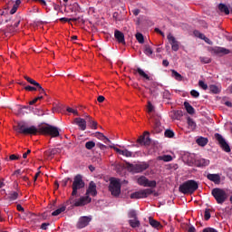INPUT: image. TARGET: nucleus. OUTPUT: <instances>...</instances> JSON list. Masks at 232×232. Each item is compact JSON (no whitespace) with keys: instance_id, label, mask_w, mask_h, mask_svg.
Returning a JSON list of instances; mask_svg holds the SVG:
<instances>
[{"instance_id":"obj_32","label":"nucleus","mask_w":232,"mask_h":232,"mask_svg":"<svg viewBox=\"0 0 232 232\" xmlns=\"http://www.w3.org/2000/svg\"><path fill=\"white\" fill-rule=\"evenodd\" d=\"M137 72L139 73V75H140V77H143V79H146L147 81H150V76L148 75V73H146L144 72V70L138 68Z\"/></svg>"},{"instance_id":"obj_35","label":"nucleus","mask_w":232,"mask_h":232,"mask_svg":"<svg viewBox=\"0 0 232 232\" xmlns=\"http://www.w3.org/2000/svg\"><path fill=\"white\" fill-rule=\"evenodd\" d=\"M88 122L92 130H97V121H93L90 116H87Z\"/></svg>"},{"instance_id":"obj_48","label":"nucleus","mask_w":232,"mask_h":232,"mask_svg":"<svg viewBox=\"0 0 232 232\" xmlns=\"http://www.w3.org/2000/svg\"><path fill=\"white\" fill-rule=\"evenodd\" d=\"M37 101H43V95L34 98L33 101L29 102V104L32 106V105L35 104V102H37Z\"/></svg>"},{"instance_id":"obj_44","label":"nucleus","mask_w":232,"mask_h":232,"mask_svg":"<svg viewBox=\"0 0 232 232\" xmlns=\"http://www.w3.org/2000/svg\"><path fill=\"white\" fill-rule=\"evenodd\" d=\"M144 53H146L148 56L153 54V50L150 46H146L144 50Z\"/></svg>"},{"instance_id":"obj_33","label":"nucleus","mask_w":232,"mask_h":232,"mask_svg":"<svg viewBox=\"0 0 232 232\" xmlns=\"http://www.w3.org/2000/svg\"><path fill=\"white\" fill-rule=\"evenodd\" d=\"M129 222L131 227H139V226H140V222L139 221V219H137V218L130 219Z\"/></svg>"},{"instance_id":"obj_5","label":"nucleus","mask_w":232,"mask_h":232,"mask_svg":"<svg viewBox=\"0 0 232 232\" xmlns=\"http://www.w3.org/2000/svg\"><path fill=\"white\" fill-rule=\"evenodd\" d=\"M109 190L112 197H119V195H121V180L119 179L111 178L110 179Z\"/></svg>"},{"instance_id":"obj_39","label":"nucleus","mask_w":232,"mask_h":232,"mask_svg":"<svg viewBox=\"0 0 232 232\" xmlns=\"http://www.w3.org/2000/svg\"><path fill=\"white\" fill-rule=\"evenodd\" d=\"M18 197H19V193H17L15 191L9 193L10 200H17Z\"/></svg>"},{"instance_id":"obj_51","label":"nucleus","mask_w":232,"mask_h":232,"mask_svg":"<svg viewBox=\"0 0 232 232\" xmlns=\"http://www.w3.org/2000/svg\"><path fill=\"white\" fill-rule=\"evenodd\" d=\"M198 86H199V88H202V90H207L208 89V85L206 84V82H204V81H199L198 82Z\"/></svg>"},{"instance_id":"obj_60","label":"nucleus","mask_w":232,"mask_h":232,"mask_svg":"<svg viewBox=\"0 0 232 232\" xmlns=\"http://www.w3.org/2000/svg\"><path fill=\"white\" fill-rule=\"evenodd\" d=\"M60 21H64L65 23H70V21H72V18L63 17L60 19Z\"/></svg>"},{"instance_id":"obj_9","label":"nucleus","mask_w":232,"mask_h":232,"mask_svg":"<svg viewBox=\"0 0 232 232\" xmlns=\"http://www.w3.org/2000/svg\"><path fill=\"white\" fill-rule=\"evenodd\" d=\"M137 184H139V186H143V188H155L157 186V181L150 180L145 176H140L137 178Z\"/></svg>"},{"instance_id":"obj_58","label":"nucleus","mask_w":232,"mask_h":232,"mask_svg":"<svg viewBox=\"0 0 232 232\" xmlns=\"http://www.w3.org/2000/svg\"><path fill=\"white\" fill-rule=\"evenodd\" d=\"M97 146H98V148H100V150H106V145H104L102 143H98Z\"/></svg>"},{"instance_id":"obj_40","label":"nucleus","mask_w":232,"mask_h":232,"mask_svg":"<svg viewBox=\"0 0 232 232\" xmlns=\"http://www.w3.org/2000/svg\"><path fill=\"white\" fill-rule=\"evenodd\" d=\"M199 61L203 63V64H209V63H211V58L203 56L199 58Z\"/></svg>"},{"instance_id":"obj_50","label":"nucleus","mask_w":232,"mask_h":232,"mask_svg":"<svg viewBox=\"0 0 232 232\" xmlns=\"http://www.w3.org/2000/svg\"><path fill=\"white\" fill-rule=\"evenodd\" d=\"M129 218H137V212L135 210L129 211Z\"/></svg>"},{"instance_id":"obj_4","label":"nucleus","mask_w":232,"mask_h":232,"mask_svg":"<svg viewBox=\"0 0 232 232\" xmlns=\"http://www.w3.org/2000/svg\"><path fill=\"white\" fill-rule=\"evenodd\" d=\"M187 162L189 166H193V164H195L198 168H204L206 166H209V160H206L203 158L195 160V154H189L188 156Z\"/></svg>"},{"instance_id":"obj_55","label":"nucleus","mask_w":232,"mask_h":232,"mask_svg":"<svg viewBox=\"0 0 232 232\" xmlns=\"http://www.w3.org/2000/svg\"><path fill=\"white\" fill-rule=\"evenodd\" d=\"M48 226H50V223H43L41 226V229L46 230L48 229Z\"/></svg>"},{"instance_id":"obj_62","label":"nucleus","mask_w":232,"mask_h":232,"mask_svg":"<svg viewBox=\"0 0 232 232\" xmlns=\"http://www.w3.org/2000/svg\"><path fill=\"white\" fill-rule=\"evenodd\" d=\"M132 14H134V15H138L139 14H140V11L139 9H134L132 10Z\"/></svg>"},{"instance_id":"obj_42","label":"nucleus","mask_w":232,"mask_h":232,"mask_svg":"<svg viewBox=\"0 0 232 232\" xmlns=\"http://www.w3.org/2000/svg\"><path fill=\"white\" fill-rule=\"evenodd\" d=\"M95 146V143H94V141H87L86 143H85V148H86V150H93V147Z\"/></svg>"},{"instance_id":"obj_54","label":"nucleus","mask_w":232,"mask_h":232,"mask_svg":"<svg viewBox=\"0 0 232 232\" xmlns=\"http://www.w3.org/2000/svg\"><path fill=\"white\" fill-rule=\"evenodd\" d=\"M17 8H19V7H17V5H13V7L10 11L11 15H14V14H15V12H17Z\"/></svg>"},{"instance_id":"obj_8","label":"nucleus","mask_w":232,"mask_h":232,"mask_svg":"<svg viewBox=\"0 0 232 232\" xmlns=\"http://www.w3.org/2000/svg\"><path fill=\"white\" fill-rule=\"evenodd\" d=\"M84 188V181L82 180V177L81 175H77L72 182V197L77 196V191L79 189H82Z\"/></svg>"},{"instance_id":"obj_14","label":"nucleus","mask_w":232,"mask_h":232,"mask_svg":"<svg viewBox=\"0 0 232 232\" xmlns=\"http://www.w3.org/2000/svg\"><path fill=\"white\" fill-rule=\"evenodd\" d=\"M211 53H214L215 55H219L222 57V55H228V53H231V51H229V49H227L225 47L215 46L211 49Z\"/></svg>"},{"instance_id":"obj_41","label":"nucleus","mask_w":232,"mask_h":232,"mask_svg":"<svg viewBox=\"0 0 232 232\" xmlns=\"http://www.w3.org/2000/svg\"><path fill=\"white\" fill-rule=\"evenodd\" d=\"M96 137H98V139H100V140H106L107 142H110V140L108 138H106V136H104V134H102L101 132H97Z\"/></svg>"},{"instance_id":"obj_13","label":"nucleus","mask_w":232,"mask_h":232,"mask_svg":"<svg viewBox=\"0 0 232 232\" xmlns=\"http://www.w3.org/2000/svg\"><path fill=\"white\" fill-rule=\"evenodd\" d=\"M111 148H113L114 151H116L118 155H122L123 157H127V158L135 157L133 152L130 151L127 149H124V146H120V148L121 149H119L115 146H111Z\"/></svg>"},{"instance_id":"obj_29","label":"nucleus","mask_w":232,"mask_h":232,"mask_svg":"<svg viewBox=\"0 0 232 232\" xmlns=\"http://www.w3.org/2000/svg\"><path fill=\"white\" fill-rule=\"evenodd\" d=\"M197 144H198V146H206V144H208V138H204V137H200L196 140Z\"/></svg>"},{"instance_id":"obj_20","label":"nucleus","mask_w":232,"mask_h":232,"mask_svg":"<svg viewBox=\"0 0 232 232\" xmlns=\"http://www.w3.org/2000/svg\"><path fill=\"white\" fill-rule=\"evenodd\" d=\"M75 124H77V126H79L80 130H82V131H84L86 130V120L82 119V118H76L74 120Z\"/></svg>"},{"instance_id":"obj_6","label":"nucleus","mask_w":232,"mask_h":232,"mask_svg":"<svg viewBox=\"0 0 232 232\" xmlns=\"http://www.w3.org/2000/svg\"><path fill=\"white\" fill-rule=\"evenodd\" d=\"M212 196L216 198L218 204H224L227 199V193L222 188L212 189Z\"/></svg>"},{"instance_id":"obj_56","label":"nucleus","mask_w":232,"mask_h":232,"mask_svg":"<svg viewBox=\"0 0 232 232\" xmlns=\"http://www.w3.org/2000/svg\"><path fill=\"white\" fill-rule=\"evenodd\" d=\"M203 232H218V231H217V229L215 228L208 227V228H205Z\"/></svg>"},{"instance_id":"obj_43","label":"nucleus","mask_w":232,"mask_h":232,"mask_svg":"<svg viewBox=\"0 0 232 232\" xmlns=\"http://www.w3.org/2000/svg\"><path fill=\"white\" fill-rule=\"evenodd\" d=\"M174 136L175 132H173V130H167L165 131V137H168L169 139H173Z\"/></svg>"},{"instance_id":"obj_22","label":"nucleus","mask_w":232,"mask_h":232,"mask_svg":"<svg viewBox=\"0 0 232 232\" xmlns=\"http://www.w3.org/2000/svg\"><path fill=\"white\" fill-rule=\"evenodd\" d=\"M194 35L196 37H198L199 39H202L203 41H205V43H207L208 44H213V42H211V40H209V38L206 37V35H204V34H201L198 31H195L194 32Z\"/></svg>"},{"instance_id":"obj_18","label":"nucleus","mask_w":232,"mask_h":232,"mask_svg":"<svg viewBox=\"0 0 232 232\" xmlns=\"http://www.w3.org/2000/svg\"><path fill=\"white\" fill-rule=\"evenodd\" d=\"M86 195H92V197H95V195H97V185H95L93 181L90 182Z\"/></svg>"},{"instance_id":"obj_49","label":"nucleus","mask_w":232,"mask_h":232,"mask_svg":"<svg viewBox=\"0 0 232 232\" xmlns=\"http://www.w3.org/2000/svg\"><path fill=\"white\" fill-rule=\"evenodd\" d=\"M24 90H26L27 92H35L38 90L37 86L34 87V86H25L24 87Z\"/></svg>"},{"instance_id":"obj_57","label":"nucleus","mask_w":232,"mask_h":232,"mask_svg":"<svg viewBox=\"0 0 232 232\" xmlns=\"http://www.w3.org/2000/svg\"><path fill=\"white\" fill-rule=\"evenodd\" d=\"M30 153H32V150H28L26 151V153H24V154H23V159H26V158L28 157V155H30Z\"/></svg>"},{"instance_id":"obj_38","label":"nucleus","mask_w":232,"mask_h":232,"mask_svg":"<svg viewBox=\"0 0 232 232\" xmlns=\"http://www.w3.org/2000/svg\"><path fill=\"white\" fill-rule=\"evenodd\" d=\"M160 160H163L164 162H171L173 157H171V155H164L160 157Z\"/></svg>"},{"instance_id":"obj_19","label":"nucleus","mask_w":232,"mask_h":232,"mask_svg":"<svg viewBox=\"0 0 232 232\" xmlns=\"http://www.w3.org/2000/svg\"><path fill=\"white\" fill-rule=\"evenodd\" d=\"M148 135H150V132H145V135L140 136L138 139L139 144H143L144 146H148V144H150V136Z\"/></svg>"},{"instance_id":"obj_12","label":"nucleus","mask_w":232,"mask_h":232,"mask_svg":"<svg viewBox=\"0 0 232 232\" xmlns=\"http://www.w3.org/2000/svg\"><path fill=\"white\" fill-rule=\"evenodd\" d=\"M167 39L169 41V44L171 46V50L173 52H179V49L180 48V43L179 41H177V38H175V36H173V34H169L167 35Z\"/></svg>"},{"instance_id":"obj_31","label":"nucleus","mask_w":232,"mask_h":232,"mask_svg":"<svg viewBox=\"0 0 232 232\" xmlns=\"http://www.w3.org/2000/svg\"><path fill=\"white\" fill-rule=\"evenodd\" d=\"M187 122L189 130H195V128H197V123L195 122V121H193V119L188 118Z\"/></svg>"},{"instance_id":"obj_61","label":"nucleus","mask_w":232,"mask_h":232,"mask_svg":"<svg viewBox=\"0 0 232 232\" xmlns=\"http://www.w3.org/2000/svg\"><path fill=\"white\" fill-rule=\"evenodd\" d=\"M68 180H70V178L64 179L62 181L63 186H66V184H68Z\"/></svg>"},{"instance_id":"obj_24","label":"nucleus","mask_w":232,"mask_h":232,"mask_svg":"<svg viewBox=\"0 0 232 232\" xmlns=\"http://www.w3.org/2000/svg\"><path fill=\"white\" fill-rule=\"evenodd\" d=\"M59 153V149H50L44 152V155L47 159H52L53 155H57Z\"/></svg>"},{"instance_id":"obj_15","label":"nucleus","mask_w":232,"mask_h":232,"mask_svg":"<svg viewBox=\"0 0 232 232\" xmlns=\"http://www.w3.org/2000/svg\"><path fill=\"white\" fill-rule=\"evenodd\" d=\"M92 202V198L90 196L82 197L79 199H75L72 204L76 208H79L81 206H86V204H90Z\"/></svg>"},{"instance_id":"obj_10","label":"nucleus","mask_w":232,"mask_h":232,"mask_svg":"<svg viewBox=\"0 0 232 232\" xmlns=\"http://www.w3.org/2000/svg\"><path fill=\"white\" fill-rule=\"evenodd\" d=\"M153 193L151 188H144L140 191H136L130 194V198H146Z\"/></svg>"},{"instance_id":"obj_52","label":"nucleus","mask_w":232,"mask_h":232,"mask_svg":"<svg viewBox=\"0 0 232 232\" xmlns=\"http://www.w3.org/2000/svg\"><path fill=\"white\" fill-rule=\"evenodd\" d=\"M67 111L69 113H73V115H79V112L77 111V110L70 108V107L67 108Z\"/></svg>"},{"instance_id":"obj_27","label":"nucleus","mask_w":232,"mask_h":232,"mask_svg":"<svg viewBox=\"0 0 232 232\" xmlns=\"http://www.w3.org/2000/svg\"><path fill=\"white\" fill-rule=\"evenodd\" d=\"M184 106H185L187 112L189 113V115H193L195 113V108H193V106H191V104H189V102H185Z\"/></svg>"},{"instance_id":"obj_16","label":"nucleus","mask_w":232,"mask_h":232,"mask_svg":"<svg viewBox=\"0 0 232 232\" xmlns=\"http://www.w3.org/2000/svg\"><path fill=\"white\" fill-rule=\"evenodd\" d=\"M90 222H92V217H88V216L81 217L77 223L78 229H82L83 227H86V226H88Z\"/></svg>"},{"instance_id":"obj_25","label":"nucleus","mask_w":232,"mask_h":232,"mask_svg":"<svg viewBox=\"0 0 232 232\" xmlns=\"http://www.w3.org/2000/svg\"><path fill=\"white\" fill-rule=\"evenodd\" d=\"M171 72V77H173V79H175V81H183L184 80V77L179 73V72L175 71V70H170Z\"/></svg>"},{"instance_id":"obj_47","label":"nucleus","mask_w":232,"mask_h":232,"mask_svg":"<svg viewBox=\"0 0 232 232\" xmlns=\"http://www.w3.org/2000/svg\"><path fill=\"white\" fill-rule=\"evenodd\" d=\"M211 218V212L209 211V208L205 209V220H209Z\"/></svg>"},{"instance_id":"obj_1","label":"nucleus","mask_w":232,"mask_h":232,"mask_svg":"<svg viewBox=\"0 0 232 232\" xmlns=\"http://www.w3.org/2000/svg\"><path fill=\"white\" fill-rule=\"evenodd\" d=\"M15 131H18V133H24V135H35L37 131H39V129L35 126H30L26 124L24 121L18 122L17 127H14Z\"/></svg>"},{"instance_id":"obj_36","label":"nucleus","mask_w":232,"mask_h":232,"mask_svg":"<svg viewBox=\"0 0 232 232\" xmlns=\"http://www.w3.org/2000/svg\"><path fill=\"white\" fill-rule=\"evenodd\" d=\"M24 79L27 81V82H29L30 84H33V86H39V82H37L35 80L28 77V76H24Z\"/></svg>"},{"instance_id":"obj_45","label":"nucleus","mask_w":232,"mask_h":232,"mask_svg":"<svg viewBox=\"0 0 232 232\" xmlns=\"http://www.w3.org/2000/svg\"><path fill=\"white\" fill-rule=\"evenodd\" d=\"M190 95L195 99H198V97H200V92H198L197 90H192L190 92Z\"/></svg>"},{"instance_id":"obj_37","label":"nucleus","mask_w":232,"mask_h":232,"mask_svg":"<svg viewBox=\"0 0 232 232\" xmlns=\"http://www.w3.org/2000/svg\"><path fill=\"white\" fill-rule=\"evenodd\" d=\"M136 39H137L138 43H140V44H144V35H142V34L137 33Z\"/></svg>"},{"instance_id":"obj_26","label":"nucleus","mask_w":232,"mask_h":232,"mask_svg":"<svg viewBox=\"0 0 232 232\" xmlns=\"http://www.w3.org/2000/svg\"><path fill=\"white\" fill-rule=\"evenodd\" d=\"M114 37L120 43H124V34L121 31H115Z\"/></svg>"},{"instance_id":"obj_2","label":"nucleus","mask_w":232,"mask_h":232,"mask_svg":"<svg viewBox=\"0 0 232 232\" xmlns=\"http://www.w3.org/2000/svg\"><path fill=\"white\" fill-rule=\"evenodd\" d=\"M197 189H198V183L193 179L188 180L179 186V191L185 195L186 193H195Z\"/></svg>"},{"instance_id":"obj_23","label":"nucleus","mask_w":232,"mask_h":232,"mask_svg":"<svg viewBox=\"0 0 232 232\" xmlns=\"http://www.w3.org/2000/svg\"><path fill=\"white\" fill-rule=\"evenodd\" d=\"M149 223L155 229H160V227H162V225H160V222L153 219V218H149Z\"/></svg>"},{"instance_id":"obj_64","label":"nucleus","mask_w":232,"mask_h":232,"mask_svg":"<svg viewBox=\"0 0 232 232\" xmlns=\"http://www.w3.org/2000/svg\"><path fill=\"white\" fill-rule=\"evenodd\" d=\"M195 231H196L195 227H189L188 232H195Z\"/></svg>"},{"instance_id":"obj_30","label":"nucleus","mask_w":232,"mask_h":232,"mask_svg":"<svg viewBox=\"0 0 232 232\" xmlns=\"http://www.w3.org/2000/svg\"><path fill=\"white\" fill-rule=\"evenodd\" d=\"M63 211H66V207H61V208H57L56 210H54L52 213V216L53 217H57L59 215H61V213H63Z\"/></svg>"},{"instance_id":"obj_46","label":"nucleus","mask_w":232,"mask_h":232,"mask_svg":"<svg viewBox=\"0 0 232 232\" xmlns=\"http://www.w3.org/2000/svg\"><path fill=\"white\" fill-rule=\"evenodd\" d=\"M155 107L151 104V102H148V113H153Z\"/></svg>"},{"instance_id":"obj_34","label":"nucleus","mask_w":232,"mask_h":232,"mask_svg":"<svg viewBox=\"0 0 232 232\" xmlns=\"http://www.w3.org/2000/svg\"><path fill=\"white\" fill-rule=\"evenodd\" d=\"M208 90L211 93H220V89L217 85H209Z\"/></svg>"},{"instance_id":"obj_53","label":"nucleus","mask_w":232,"mask_h":232,"mask_svg":"<svg viewBox=\"0 0 232 232\" xmlns=\"http://www.w3.org/2000/svg\"><path fill=\"white\" fill-rule=\"evenodd\" d=\"M36 88H38V92H40L41 95H46V92L44 90L43 86H41V84H39V86H36Z\"/></svg>"},{"instance_id":"obj_11","label":"nucleus","mask_w":232,"mask_h":232,"mask_svg":"<svg viewBox=\"0 0 232 232\" xmlns=\"http://www.w3.org/2000/svg\"><path fill=\"white\" fill-rule=\"evenodd\" d=\"M215 139L218 140L220 148H222L223 151H226V153H229L231 151V148L229 147V144H227V141L220 135L219 133L215 134Z\"/></svg>"},{"instance_id":"obj_28","label":"nucleus","mask_w":232,"mask_h":232,"mask_svg":"<svg viewBox=\"0 0 232 232\" xmlns=\"http://www.w3.org/2000/svg\"><path fill=\"white\" fill-rule=\"evenodd\" d=\"M218 9L220 10V12H224L226 15H229V7H227V5L224 4H219Z\"/></svg>"},{"instance_id":"obj_7","label":"nucleus","mask_w":232,"mask_h":232,"mask_svg":"<svg viewBox=\"0 0 232 232\" xmlns=\"http://www.w3.org/2000/svg\"><path fill=\"white\" fill-rule=\"evenodd\" d=\"M40 133L51 135V137H59V129L51 125H44L39 128Z\"/></svg>"},{"instance_id":"obj_3","label":"nucleus","mask_w":232,"mask_h":232,"mask_svg":"<svg viewBox=\"0 0 232 232\" xmlns=\"http://www.w3.org/2000/svg\"><path fill=\"white\" fill-rule=\"evenodd\" d=\"M126 166L128 171H130V173H142V171H146V169L150 168V165H148L146 162H141L135 165L126 162Z\"/></svg>"},{"instance_id":"obj_21","label":"nucleus","mask_w":232,"mask_h":232,"mask_svg":"<svg viewBox=\"0 0 232 232\" xmlns=\"http://www.w3.org/2000/svg\"><path fill=\"white\" fill-rule=\"evenodd\" d=\"M207 179L214 184H220V174H208Z\"/></svg>"},{"instance_id":"obj_59","label":"nucleus","mask_w":232,"mask_h":232,"mask_svg":"<svg viewBox=\"0 0 232 232\" xmlns=\"http://www.w3.org/2000/svg\"><path fill=\"white\" fill-rule=\"evenodd\" d=\"M10 160H17V159H19V157L15 156V154H13L9 157Z\"/></svg>"},{"instance_id":"obj_17","label":"nucleus","mask_w":232,"mask_h":232,"mask_svg":"<svg viewBox=\"0 0 232 232\" xmlns=\"http://www.w3.org/2000/svg\"><path fill=\"white\" fill-rule=\"evenodd\" d=\"M152 128L156 133H160V131L164 130V127H162V125L160 124V120L152 118Z\"/></svg>"},{"instance_id":"obj_63","label":"nucleus","mask_w":232,"mask_h":232,"mask_svg":"<svg viewBox=\"0 0 232 232\" xmlns=\"http://www.w3.org/2000/svg\"><path fill=\"white\" fill-rule=\"evenodd\" d=\"M98 102H104V96H99Z\"/></svg>"}]
</instances>
